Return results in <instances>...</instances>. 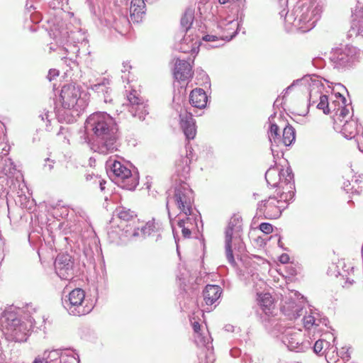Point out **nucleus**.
I'll list each match as a JSON object with an SVG mask.
<instances>
[{
  "label": "nucleus",
  "instance_id": "obj_18",
  "mask_svg": "<svg viewBox=\"0 0 363 363\" xmlns=\"http://www.w3.org/2000/svg\"><path fill=\"white\" fill-rule=\"evenodd\" d=\"M199 39L191 34L185 35L180 43L179 50L184 53H195L199 48Z\"/></svg>",
  "mask_w": 363,
  "mask_h": 363
},
{
  "label": "nucleus",
  "instance_id": "obj_20",
  "mask_svg": "<svg viewBox=\"0 0 363 363\" xmlns=\"http://www.w3.org/2000/svg\"><path fill=\"white\" fill-rule=\"evenodd\" d=\"M222 290L218 285H207L203 290V298L207 305L213 304L220 296Z\"/></svg>",
  "mask_w": 363,
  "mask_h": 363
},
{
  "label": "nucleus",
  "instance_id": "obj_38",
  "mask_svg": "<svg viewBox=\"0 0 363 363\" xmlns=\"http://www.w3.org/2000/svg\"><path fill=\"white\" fill-rule=\"evenodd\" d=\"M203 40L213 43V44L211 45L212 48H218L223 45V39H219L216 35H206L203 37Z\"/></svg>",
  "mask_w": 363,
  "mask_h": 363
},
{
  "label": "nucleus",
  "instance_id": "obj_48",
  "mask_svg": "<svg viewBox=\"0 0 363 363\" xmlns=\"http://www.w3.org/2000/svg\"><path fill=\"white\" fill-rule=\"evenodd\" d=\"M131 68V66L129 65V63H123V69H122V72H127Z\"/></svg>",
  "mask_w": 363,
  "mask_h": 363
},
{
  "label": "nucleus",
  "instance_id": "obj_31",
  "mask_svg": "<svg viewBox=\"0 0 363 363\" xmlns=\"http://www.w3.org/2000/svg\"><path fill=\"white\" fill-rule=\"evenodd\" d=\"M117 212L118 218L125 221H128L136 216L134 211L124 207L117 208Z\"/></svg>",
  "mask_w": 363,
  "mask_h": 363
},
{
  "label": "nucleus",
  "instance_id": "obj_6",
  "mask_svg": "<svg viewBox=\"0 0 363 363\" xmlns=\"http://www.w3.org/2000/svg\"><path fill=\"white\" fill-rule=\"evenodd\" d=\"M106 167L113 173V179L116 183L121 184L127 189H133L138 184L136 177L133 176L131 171L121 162L110 159Z\"/></svg>",
  "mask_w": 363,
  "mask_h": 363
},
{
  "label": "nucleus",
  "instance_id": "obj_7",
  "mask_svg": "<svg viewBox=\"0 0 363 363\" xmlns=\"http://www.w3.org/2000/svg\"><path fill=\"white\" fill-rule=\"evenodd\" d=\"M192 202L193 192L186 184L176 187L174 196L167 197V200L166 206L169 216L170 217L169 206L171 203L175 204L181 212L188 216L191 213Z\"/></svg>",
  "mask_w": 363,
  "mask_h": 363
},
{
  "label": "nucleus",
  "instance_id": "obj_29",
  "mask_svg": "<svg viewBox=\"0 0 363 363\" xmlns=\"http://www.w3.org/2000/svg\"><path fill=\"white\" fill-rule=\"evenodd\" d=\"M194 16L191 11H186L181 18V26L186 33L190 32V27L193 23Z\"/></svg>",
  "mask_w": 363,
  "mask_h": 363
},
{
  "label": "nucleus",
  "instance_id": "obj_16",
  "mask_svg": "<svg viewBox=\"0 0 363 363\" xmlns=\"http://www.w3.org/2000/svg\"><path fill=\"white\" fill-rule=\"evenodd\" d=\"M110 84V80L108 79L104 78L100 82L91 85V89L96 92L99 96L102 95L105 103H111L112 101V89Z\"/></svg>",
  "mask_w": 363,
  "mask_h": 363
},
{
  "label": "nucleus",
  "instance_id": "obj_22",
  "mask_svg": "<svg viewBox=\"0 0 363 363\" xmlns=\"http://www.w3.org/2000/svg\"><path fill=\"white\" fill-rule=\"evenodd\" d=\"M318 315V313L311 312L308 315H306L303 319L304 328L310 330L313 327L315 328L320 326V324L326 325L328 320L319 318Z\"/></svg>",
  "mask_w": 363,
  "mask_h": 363
},
{
  "label": "nucleus",
  "instance_id": "obj_15",
  "mask_svg": "<svg viewBox=\"0 0 363 363\" xmlns=\"http://www.w3.org/2000/svg\"><path fill=\"white\" fill-rule=\"evenodd\" d=\"M174 75L178 81L188 80L192 76L191 65L185 60H178L175 65Z\"/></svg>",
  "mask_w": 363,
  "mask_h": 363
},
{
  "label": "nucleus",
  "instance_id": "obj_41",
  "mask_svg": "<svg viewBox=\"0 0 363 363\" xmlns=\"http://www.w3.org/2000/svg\"><path fill=\"white\" fill-rule=\"evenodd\" d=\"M48 357V352L45 351L43 354V357H37L33 363H48L47 358Z\"/></svg>",
  "mask_w": 363,
  "mask_h": 363
},
{
  "label": "nucleus",
  "instance_id": "obj_37",
  "mask_svg": "<svg viewBox=\"0 0 363 363\" xmlns=\"http://www.w3.org/2000/svg\"><path fill=\"white\" fill-rule=\"evenodd\" d=\"M89 177L94 179V184L99 185L101 191L104 189V184H106L105 180L101 179L98 174H95L94 173H88L85 175L86 181H89Z\"/></svg>",
  "mask_w": 363,
  "mask_h": 363
},
{
  "label": "nucleus",
  "instance_id": "obj_12",
  "mask_svg": "<svg viewBox=\"0 0 363 363\" xmlns=\"http://www.w3.org/2000/svg\"><path fill=\"white\" fill-rule=\"evenodd\" d=\"M127 101L128 104V111L133 117H138L140 121H143L148 114L146 104L143 99L139 97V94L135 90L130 91L127 94Z\"/></svg>",
  "mask_w": 363,
  "mask_h": 363
},
{
  "label": "nucleus",
  "instance_id": "obj_30",
  "mask_svg": "<svg viewBox=\"0 0 363 363\" xmlns=\"http://www.w3.org/2000/svg\"><path fill=\"white\" fill-rule=\"evenodd\" d=\"M324 355L328 363L335 362L337 359V347L332 344H330V347L324 350Z\"/></svg>",
  "mask_w": 363,
  "mask_h": 363
},
{
  "label": "nucleus",
  "instance_id": "obj_36",
  "mask_svg": "<svg viewBox=\"0 0 363 363\" xmlns=\"http://www.w3.org/2000/svg\"><path fill=\"white\" fill-rule=\"evenodd\" d=\"M195 342L199 346H206L210 342L211 337L208 335H203L199 333L194 335Z\"/></svg>",
  "mask_w": 363,
  "mask_h": 363
},
{
  "label": "nucleus",
  "instance_id": "obj_8",
  "mask_svg": "<svg viewBox=\"0 0 363 363\" xmlns=\"http://www.w3.org/2000/svg\"><path fill=\"white\" fill-rule=\"evenodd\" d=\"M84 298V291L81 289H75L64 298L63 306L69 314L79 316L85 315L91 311V308L83 305Z\"/></svg>",
  "mask_w": 363,
  "mask_h": 363
},
{
  "label": "nucleus",
  "instance_id": "obj_3",
  "mask_svg": "<svg viewBox=\"0 0 363 363\" xmlns=\"http://www.w3.org/2000/svg\"><path fill=\"white\" fill-rule=\"evenodd\" d=\"M82 96L80 88L75 84H69L62 86L60 92V102L64 108L72 111V114L79 116L88 105V101Z\"/></svg>",
  "mask_w": 363,
  "mask_h": 363
},
{
  "label": "nucleus",
  "instance_id": "obj_9",
  "mask_svg": "<svg viewBox=\"0 0 363 363\" xmlns=\"http://www.w3.org/2000/svg\"><path fill=\"white\" fill-rule=\"evenodd\" d=\"M330 60L337 69L351 67L356 60V50L348 45L333 48L330 53Z\"/></svg>",
  "mask_w": 363,
  "mask_h": 363
},
{
  "label": "nucleus",
  "instance_id": "obj_27",
  "mask_svg": "<svg viewBox=\"0 0 363 363\" xmlns=\"http://www.w3.org/2000/svg\"><path fill=\"white\" fill-rule=\"evenodd\" d=\"M190 160L187 157H182L177 164V171L179 174L186 178L190 172Z\"/></svg>",
  "mask_w": 363,
  "mask_h": 363
},
{
  "label": "nucleus",
  "instance_id": "obj_32",
  "mask_svg": "<svg viewBox=\"0 0 363 363\" xmlns=\"http://www.w3.org/2000/svg\"><path fill=\"white\" fill-rule=\"evenodd\" d=\"M336 98L337 99L329 102L330 113H335V114H337L340 107L344 104V99L340 94L338 96H336Z\"/></svg>",
  "mask_w": 363,
  "mask_h": 363
},
{
  "label": "nucleus",
  "instance_id": "obj_40",
  "mask_svg": "<svg viewBox=\"0 0 363 363\" xmlns=\"http://www.w3.org/2000/svg\"><path fill=\"white\" fill-rule=\"evenodd\" d=\"M259 230L265 234H269L273 230V227L268 223H262L259 225Z\"/></svg>",
  "mask_w": 363,
  "mask_h": 363
},
{
  "label": "nucleus",
  "instance_id": "obj_34",
  "mask_svg": "<svg viewBox=\"0 0 363 363\" xmlns=\"http://www.w3.org/2000/svg\"><path fill=\"white\" fill-rule=\"evenodd\" d=\"M0 169L5 175H10L13 174L15 171V166L11 159L6 158L4 159L2 167H0Z\"/></svg>",
  "mask_w": 363,
  "mask_h": 363
},
{
  "label": "nucleus",
  "instance_id": "obj_45",
  "mask_svg": "<svg viewBox=\"0 0 363 363\" xmlns=\"http://www.w3.org/2000/svg\"><path fill=\"white\" fill-rule=\"evenodd\" d=\"M200 328H201V325L198 322H194L193 323V328H194L195 334L200 333V330H201Z\"/></svg>",
  "mask_w": 363,
  "mask_h": 363
},
{
  "label": "nucleus",
  "instance_id": "obj_26",
  "mask_svg": "<svg viewBox=\"0 0 363 363\" xmlns=\"http://www.w3.org/2000/svg\"><path fill=\"white\" fill-rule=\"evenodd\" d=\"M295 130L291 125H287L283 130V135L281 138V143L285 146L290 145L295 140Z\"/></svg>",
  "mask_w": 363,
  "mask_h": 363
},
{
  "label": "nucleus",
  "instance_id": "obj_4",
  "mask_svg": "<svg viewBox=\"0 0 363 363\" xmlns=\"http://www.w3.org/2000/svg\"><path fill=\"white\" fill-rule=\"evenodd\" d=\"M322 11L323 5L316 1H311L308 6L298 7L295 11L296 16L294 21V26L302 32L311 30L320 18Z\"/></svg>",
  "mask_w": 363,
  "mask_h": 363
},
{
  "label": "nucleus",
  "instance_id": "obj_1",
  "mask_svg": "<svg viewBox=\"0 0 363 363\" xmlns=\"http://www.w3.org/2000/svg\"><path fill=\"white\" fill-rule=\"evenodd\" d=\"M86 130L95 137L93 143L94 151L108 154L116 149L118 128L114 119L106 112H96L86 121Z\"/></svg>",
  "mask_w": 363,
  "mask_h": 363
},
{
  "label": "nucleus",
  "instance_id": "obj_14",
  "mask_svg": "<svg viewBox=\"0 0 363 363\" xmlns=\"http://www.w3.org/2000/svg\"><path fill=\"white\" fill-rule=\"evenodd\" d=\"M179 117L181 127L186 138L189 140L194 139L196 136V129L192 114L186 111L181 113Z\"/></svg>",
  "mask_w": 363,
  "mask_h": 363
},
{
  "label": "nucleus",
  "instance_id": "obj_50",
  "mask_svg": "<svg viewBox=\"0 0 363 363\" xmlns=\"http://www.w3.org/2000/svg\"><path fill=\"white\" fill-rule=\"evenodd\" d=\"M45 116H46V118L48 119V114H45Z\"/></svg>",
  "mask_w": 363,
  "mask_h": 363
},
{
  "label": "nucleus",
  "instance_id": "obj_25",
  "mask_svg": "<svg viewBox=\"0 0 363 363\" xmlns=\"http://www.w3.org/2000/svg\"><path fill=\"white\" fill-rule=\"evenodd\" d=\"M257 301L259 306L265 313L271 311V309L273 308V300L269 294H259Z\"/></svg>",
  "mask_w": 363,
  "mask_h": 363
},
{
  "label": "nucleus",
  "instance_id": "obj_17",
  "mask_svg": "<svg viewBox=\"0 0 363 363\" xmlns=\"http://www.w3.org/2000/svg\"><path fill=\"white\" fill-rule=\"evenodd\" d=\"M145 4L143 0H132L130 7V18L133 22L139 23L145 15Z\"/></svg>",
  "mask_w": 363,
  "mask_h": 363
},
{
  "label": "nucleus",
  "instance_id": "obj_2",
  "mask_svg": "<svg viewBox=\"0 0 363 363\" xmlns=\"http://www.w3.org/2000/svg\"><path fill=\"white\" fill-rule=\"evenodd\" d=\"M0 329L6 339L15 342H25L29 335V328L13 311H4L0 317Z\"/></svg>",
  "mask_w": 363,
  "mask_h": 363
},
{
  "label": "nucleus",
  "instance_id": "obj_21",
  "mask_svg": "<svg viewBox=\"0 0 363 363\" xmlns=\"http://www.w3.org/2000/svg\"><path fill=\"white\" fill-rule=\"evenodd\" d=\"M351 29L357 35L363 37V6L356 9L353 14Z\"/></svg>",
  "mask_w": 363,
  "mask_h": 363
},
{
  "label": "nucleus",
  "instance_id": "obj_13",
  "mask_svg": "<svg viewBox=\"0 0 363 363\" xmlns=\"http://www.w3.org/2000/svg\"><path fill=\"white\" fill-rule=\"evenodd\" d=\"M73 263L71 257L67 254L59 255L55 262L57 275L62 279H69L73 275Z\"/></svg>",
  "mask_w": 363,
  "mask_h": 363
},
{
  "label": "nucleus",
  "instance_id": "obj_49",
  "mask_svg": "<svg viewBox=\"0 0 363 363\" xmlns=\"http://www.w3.org/2000/svg\"><path fill=\"white\" fill-rule=\"evenodd\" d=\"M88 182H91V184H94V178L89 177V180Z\"/></svg>",
  "mask_w": 363,
  "mask_h": 363
},
{
  "label": "nucleus",
  "instance_id": "obj_23",
  "mask_svg": "<svg viewBox=\"0 0 363 363\" xmlns=\"http://www.w3.org/2000/svg\"><path fill=\"white\" fill-rule=\"evenodd\" d=\"M315 96H313L312 94H310L309 99V105L311 106L313 105H315L316 108L320 110H323L325 114L330 113V106H329V100L328 97L326 95L320 94L318 96L319 101L318 102L315 99Z\"/></svg>",
  "mask_w": 363,
  "mask_h": 363
},
{
  "label": "nucleus",
  "instance_id": "obj_44",
  "mask_svg": "<svg viewBox=\"0 0 363 363\" xmlns=\"http://www.w3.org/2000/svg\"><path fill=\"white\" fill-rule=\"evenodd\" d=\"M189 220V218L188 217H186V219L182 218V219H179V220H177V225H178V226H179V228H181L182 229L183 228H185V227H184V224H185L186 221V220Z\"/></svg>",
  "mask_w": 363,
  "mask_h": 363
},
{
  "label": "nucleus",
  "instance_id": "obj_5",
  "mask_svg": "<svg viewBox=\"0 0 363 363\" xmlns=\"http://www.w3.org/2000/svg\"><path fill=\"white\" fill-rule=\"evenodd\" d=\"M265 179L272 186H279L287 191L294 189V174L290 167L285 169L278 166L270 167L265 173Z\"/></svg>",
  "mask_w": 363,
  "mask_h": 363
},
{
  "label": "nucleus",
  "instance_id": "obj_35",
  "mask_svg": "<svg viewBox=\"0 0 363 363\" xmlns=\"http://www.w3.org/2000/svg\"><path fill=\"white\" fill-rule=\"evenodd\" d=\"M159 228V224L155 223V220L148 221L146 225L142 228V231L145 235H150L152 232Z\"/></svg>",
  "mask_w": 363,
  "mask_h": 363
},
{
  "label": "nucleus",
  "instance_id": "obj_46",
  "mask_svg": "<svg viewBox=\"0 0 363 363\" xmlns=\"http://www.w3.org/2000/svg\"><path fill=\"white\" fill-rule=\"evenodd\" d=\"M182 234L184 237H189L191 235V230L186 228H183L182 230Z\"/></svg>",
  "mask_w": 363,
  "mask_h": 363
},
{
  "label": "nucleus",
  "instance_id": "obj_19",
  "mask_svg": "<svg viewBox=\"0 0 363 363\" xmlns=\"http://www.w3.org/2000/svg\"><path fill=\"white\" fill-rule=\"evenodd\" d=\"M189 101L191 104L198 108H203L206 106L208 97L202 89H196L190 93Z\"/></svg>",
  "mask_w": 363,
  "mask_h": 363
},
{
  "label": "nucleus",
  "instance_id": "obj_11",
  "mask_svg": "<svg viewBox=\"0 0 363 363\" xmlns=\"http://www.w3.org/2000/svg\"><path fill=\"white\" fill-rule=\"evenodd\" d=\"M241 225L239 218H234L230 219L225 232V249L227 259L232 265L235 264L232 250L233 242L235 245L238 242L240 241V236L239 235Z\"/></svg>",
  "mask_w": 363,
  "mask_h": 363
},
{
  "label": "nucleus",
  "instance_id": "obj_42",
  "mask_svg": "<svg viewBox=\"0 0 363 363\" xmlns=\"http://www.w3.org/2000/svg\"><path fill=\"white\" fill-rule=\"evenodd\" d=\"M349 113V111L343 106H342L339 110V112L337 113V116L340 117H342V118H345L346 116H347Z\"/></svg>",
  "mask_w": 363,
  "mask_h": 363
},
{
  "label": "nucleus",
  "instance_id": "obj_47",
  "mask_svg": "<svg viewBox=\"0 0 363 363\" xmlns=\"http://www.w3.org/2000/svg\"><path fill=\"white\" fill-rule=\"evenodd\" d=\"M280 261L282 263H286L289 261V257L286 255H283L280 257Z\"/></svg>",
  "mask_w": 363,
  "mask_h": 363
},
{
  "label": "nucleus",
  "instance_id": "obj_39",
  "mask_svg": "<svg viewBox=\"0 0 363 363\" xmlns=\"http://www.w3.org/2000/svg\"><path fill=\"white\" fill-rule=\"evenodd\" d=\"M283 342L287 345L290 350H294L297 348V346L299 345V341H297L296 339L294 337H291V339H289L287 336L284 337Z\"/></svg>",
  "mask_w": 363,
  "mask_h": 363
},
{
  "label": "nucleus",
  "instance_id": "obj_10",
  "mask_svg": "<svg viewBox=\"0 0 363 363\" xmlns=\"http://www.w3.org/2000/svg\"><path fill=\"white\" fill-rule=\"evenodd\" d=\"M293 196L294 191H289L280 193L279 198L269 197L264 203L265 217L269 219L279 218L281 211L286 208V203L291 200Z\"/></svg>",
  "mask_w": 363,
  "mask_h": 363
},
{
  "label": "nucleus",
  "instance_id": "obj_28",
  "mask_svg": "<svg viewBox=\"0 0 363 363\" xmlns=\"http://www.w3.org/2000/svg\"><path fill=\"white\" fill-rule=\"evenodd\" d=\"M279 127L277 124H271L269 130V139L272 143V145H273V143L278 145L281 143V137L279 135Z\"/></svg>",
  "mask_w": 363,
  "mask_h": 363
},
{
  "label": "nucleus",
  "instance_id": "obj_33",
  "mask_svg": "<svg viewBox=\"0 0 363 363\" xmlns=\"http://www.w3.org/2000/svg\"><path fill=\"white\" fill-rule=\"evenodd\" d=\"M330 343L329 342H328L325 340H323V339L318 340L315 342V343L314 345L313 350H314L315 353L320 354V355H323L325 354V352H324L325 349H327L328 347H330Z\"/></svg>",
  "mask_w": 363,
  "mask_h": 363
},
{
  "label": "nucleus",
  "instance_id": "obj_43",
  "mask_svg": "<svg viewBox=\"0 0 363 363\" xmlns=\"http://www.w3.org/2000/svg\"><path fill=\"white\" fill-rule=\"evenodd\" d=\"M58 74L59 72L57 69H50L47 77L49 79V81H52V79L58 76Z\"/></svg>",
  "mask_w": 363,
  "mask_h": 363
},
{
  "label": "nucleus",
  "instance_id": "obj_24",
  "mask_svg": "<svg viewBox=\"0 0 363 363\" xmlns=\"http://www.w3.org/2000/svg\"><path fill=\"white\" fill-rule=\"evenodd\" d=\"M358 124L354 120L346 121L342 125L341 132L345 138L352 139L355 138L358 133Z\"/></svg>",
  "mask_w": 363,
  "mask_h": 363
}]
</instances>
